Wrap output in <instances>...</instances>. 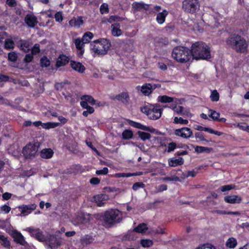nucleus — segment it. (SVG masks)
<instances>
[{
  "label": "nucleus",
  "instance_id": "obj_1",
  "mask_svg": "<svg viewBox=\"0 0 249 249\" xmlns=\"http://www.w3.org/2000/svg\"><path fill=\"white\" fill-rule=\"evenodd\" d=\"M96 218L103 222L106 227L110 228L122 219L121 212L118 209H110L98 214Z\"/></svg>",
  "mask_w": 249,
  "mask_h": 249
},
{
  "label": "nucleus",
  "instance_id": "obj_2",
  "mask_svg": "<svg viewBox=\"0 0 249 249\" xmlns=\"http://www.w3.org/2000/svg\"><path fill=\"white\" fill-rule=\"evenodd\" d=\"M226 44L237 53H245L248 51V41L238 34H233L230 36L226 40Z\"/></svg>",
  "mask_w": 249,
  "mask_h": 249
},
{
  "label": "nucleus",
  "instance_id": "obj_3",
  "mask_svg": "<svg viewBox=\"0 0 249 249\" xmlns=\"http://www.w3.org/2000/svg\"><path fill=\"white\" fill-rule=\"evenodd\" d=\"M192 59L207 60L211 58L210 48L205 43L196 42L192 45Z\"/></svg>",
  "mask_w": 249,
  "mask_h": 249
},
{
  "label": "nucleus",
  "instance_id": "obj_4",
  "mask_svg": "<svg viewBox=\"0 0 249 249\" xmlns=\"http://www.w3.org/2000/svg\"><path fill=\"white\" fill-rule=\"evenodd\" d=\"M171 55L174 60L180 63H185L189 62L192 58L191 50L182 46L174 47L172 50Z\"/></svg>",
  "mask_w": 249,
  "mask_h": 249
},
{
  "label": "nucleus",
  "instance_id": "obj_5",
  "mask_svg": "<svg viewBox=\"0 0 249 249\" xmlns=\"http://www.w3.org/2000/svg\"><path fill=\"white\" fill-rule=\"evenodd\" d=\"M111 46L109 40L104 38L94 40L90 43V49L98 55L107 54Z\"/></svg>",
  "mask_w": 249,
  "mask_h": 249
},
{
  "label": "nucleus",
  "instance_id": "obj_6",
  "mask_svg": "<svg viewBox=\"0 0 249 249\" xmlns=\"http://www.w3.org/2000/svg\"><path fill=\"white\" fill-rule=\"evenodd\" d=\"M162 110L163 109L158 104H149L141 108L142 112L145 114L149 119L153 120H157L161 117Z\"/></svg>",
  "mask_w": 249,
  "mask_h": 249
},
{
  "label": "nucleus",
  "instance_id": "obj_7",
  "mask_svg": "<svg viewBox=\"0 0 249 249\" xmlns=\"http://www.w3.org/2000/svg\"><path fill=\"white\" fill-rule=\"evenodd\" d=\"M40 145V144L37 141L28 143L22 150V154L25 158L27 159L35 157Z\"/></svg>",
  "mask_w": 249,
  "mask_h": 249
},
{
  "label": "nucleus",
  "instance_id": "obj_8",
  "mask_svg": "<svg viewBox=\"0 0 249 249\" xmlns=\"http://www.w3.org/2000/svg\"><path fill=\"white\" fill-rule=\"evenodd\" d=\"M200 7L198 0H183L182 3V10L187 13L194 14Z\"/></svg>",
  "mask_w": 249,
  "mask_h": 249
},
{
  "label": "nucleus",
  "instance_id": "obj_9",
  "mask_svg": "<svg viewBox=\"0 0 249 249\" xmlns=\"http://www.w3.org/2000/svg\"><path fill=\"white\" fill-rule=\"evenodd\" d=\"M174 135L176 136L182 138L183 139H188L193 137L192 130L189 127H183L180 128H178L174 130Z\"/></svg>",
  "mask_w": 249,
  "mask_h": 249
},
{
  "label": "nucleus",
  "instance_id": "obj_10",
  "mask_svg": "<svg viewBox=\"0 0 249 249\" xmlns=\"http://www.w3.org/2000/svg\"><path fill=\"white\" fill-rule=\"evenodd\" d=\"M87 36L91 37L93 36V35L90 32H87L84 34L82 38L78 37L74 39V43L77 50H81L82 48H84L85 44L89 43V40L85 39Z\"/></svg>",
  "mask_w": 249,
  "mask_h": 249
},
{
  "label": "nucleus",
  "instance_id": "obj_11",
  "mask_svg": "<svg viewBox=\"0 0 249 249\" xmlns=\"http://www.w3.org/2000/svg\"><path fill=\"white\" fill-rule=\"evenodd\" d=\"M110 99L112 100L118 101L124 105H128L130 100L128 92H122L116 95L110 96Z\"/></svg>",
  "mask_w": 249,
  "mask_h": 249
},
{
  "label": "nucleus",
  "instance_id": "obj_12",
  "mask_svg": "<svg viewBox=\"0 0 249 249\" xmlns=\"http://www.w3.org/2000/svg\"><path fill=\"white\" fill-rule=\"evenodd\" d=\"M36 205L35 203L30 205H22L18 207L20 213L17 214V215L26 216L31 213L32 211L36 209Z\"/></svg>",
  "mask_w": 249,
  "mask_h": 249
},
{
  "label": "nucleus",
  "instance_id": "obj_13",
  "mask_svg": "<svg viewBox=\"0 0 249 249\" xmlns=\"http://www.w3.org/2000/svg\"><path fill=\"white\" fill-rule=\"evenodd\" d=\"M127 121L130 125L136 128L150 132L151 133H154L156 130V129L152 127L144 125L140 123L134 122L129 119H128Z\"/></svg>",
  "mask_w": 249,
  "mask_h": 249
},
{
  "label": "nucleus",
  "instance_id": "obj_14",
  "mask_svg": "<svg viewBox=\"0 0 249 249\" xmlns=\"http://www.w3.org/2000/svg\"><path fill=\"white\" fill-rule=\"evenodd\" d=\"M78 221L83 224H92L94 219L91 215L89 213H81L77 216Z\"/></svg>",
  "mask_w": 249,
  "mask_h": 249
},
{
  "label": "nucleus",
  "instance_id": "obj_15",
  "mask_svg": "<svg viewBox=\"0 0 249 249\" xmlns=\"http://www.w3.org/2000/svg\"><path fill=\"white\" fill-rule=\"evenodd\" d=\"M61 239L56 235H50L48 243L51 248L55 249L58 248L61 245Z\"/></svg>",
  "mask_w": 249,
  "mask_h": 249
},
{
  "label": "nucleus",
  "instance_id": "obj_16",
  "mask_svg": "<svg viewBox=\"0 0 249 249\" xmlns=\"http://www.w3.org/2000/svg\"><path fill=\"white\" fill-rule=\"evenodd\" d=\"M149 4L143 2H134L132 4V9L134 12H141L142 10L147 11L149 8Z\"/></svg>",
  "mask_w": 249,
  "mask_h": 249
},
{
  "label": "nucleus",
  "instance_id": "obj_17",
  "mask_svg": "<svg viewBox=\"0 0 249 249\" xmlns=\"http://www.w3.org/2000/svg\"><path fill=\"white\" fill-rule=\"evenodd\" d=\"M69 61L70 58L68 56L63 53L59 55L56 61L55 67L57 68H59L61 67L65 66L69 63Z\"/></svg>",
  "mask_w": 249,
  "mask_h": 249
},
{
  "label": "nucleus",
  "instance_id": "obj_18",
  "mask_svg": "<svg viewBox=\"0 0 249 249\" xmlns=\"http://www.w3.org/2000/svg\"><path fill=\"white\" fill-rule=\"evenodd\" d=\"M70 62L71 67L73 70L80 73L85 72L86 68L81 62H76L74 60H71Z\"/></svg>",
  "mask_w": 249,
  "mask_h": 249
},
{
  "label": "nucleus",
  "instance_id": "obj_19",
  "mask_svg": "<svg viewBox=\"0 0 249 249\" xmlns=\"http://www.w3.org/2000/svg\"><path fill=\"white\" fill-rule=\"evenodd\" d=\"M12 237L14 238V241L17 244L22 246H24L26 244L23 236L18 231H15L13 232Z\"/></svg>",
  "mask_w": 249,
  "mask_h": 249
},
{
  "label": "nucleus",
  "instance_id": "obj_20",
  "mask_svg": "<svg viewBox=\"0 0 249 249\" xmlns=\"http://www.w3.org/2000/svg\"><path fill=\"white\" fill-rule=\"evenodd\" d=\"M224 199L226 202L230 204L240 203L242 200L241 196L237 195L227 196Z\"/></svg>",
  "mask_w": 249,
  "mask_h": 249
},
{
  "label": "nucleus",
  "instance_id": "obj_21",
  "mask_svg": "<svg viewBox=\"0 0 249 249\" xmlns=\"http://www.w3.org/2000/svg\"><path fill=\"white\" fill-rule=\"evenodd\" d=\"M25 22L29 27L32 28H34L37 23L36 18L34 15L30 14L26 16Z\"/></svg>",
  "mask_w": 249,
  "mask_h": 249
},
{
  "label": "nucleus",
  "instance_id": "obj_22",
  "mask_svg": "<svg viewBox=\"0 0 249 249\" xmlns=\"http://www.w3.org/2000/svg\"><path fill=\"white\" fill-rule=\"evenodd\" d=\"M155 89V87H153L151 84L146 83L142 86L141 91L145 96H148Z\"/></svg>",
  "mask_w": 249,
  "mask_h": 249
},
{
  "label": "nucleus",
  "instance_id": "obj_23",
  "mask_svg": "<svg viewBox=\"0 0 249 249\" xmlns=\"http://www.w3.org/2000/svg\"><path fill=\"white\" fill-rule=\"evenodd\" d=\"M69 25L71 27H80L84 23L82 16H78L77 18H73L69 21Z\"/></svg>",
  "mask_w": 249,
  "mask_h": 249
},
{
  "label": "nucleus",
  "instance_id": "obj_24",
  "mask_svg": "<svg viewBox=\"0 0 249 249\" xmlns=\"http://www.w3.org/2000/svg\"><path fill=\"white\" fill-rule=\"evenodd\" d=\"M196 129L199 131H204L208 132L211 134H213L218 136H221L223 134V133L221 132L214 130L209 127H203L199 125L196 126Z\"/></svg>",
  "mask_w": 249,
  "mask_h": 249
},
{
  "label": "nucleus",
  "instance_id": "obj_25",
  "mask_svg": "<svg viewBox=\"0 0 249 249\" xmlns=\"http://www.w3.org/2000/svg\"><path fill=\"white\" fill-rule=\"evenodd\" d=\"M169 166L170 167H176L178 165H181L184 163V160L182 158L176 159L175 158H169L168 160Z\"/></svg>",
  "mask_w": 249,
  "mask_h": 249
},
{
  "label": "nucleus",
  "instance_id": "obj_26",
  "mask_svg": "<svg viewBox=\"0 0 249 249\" xmlns=\"http://www.w3.org/2000/svg\"><path fill=\"white\" fill-rule=\"evenodd\" d=\"M106 197L107 196L105 195L99 194L94 196L93 200L98 207H102L104 205Z\"/></svg>",
  "mask_w": 249,
  "mask_h": 249
},
{
  "label": "nucleus",
  "instance_id": "obj_27",
  "mask_svg": "<svg viewBox=\"0 0 249 249\" xmlns=\"http://www.w3.org/2000/svg\"><path fill=\"white\" fill-rule=\"evenodd\" d=\"M54 152L51 148H44L41 150L40 156L43 159H49L53 155Z\"/></svg>",
  "mask_w": 249,
  "mask_h": 249
},
{
  "label": "nucleus",
  "instance_id": "obj_28",
  "mask_svg": "<svg viewBox=\"0 0 249 249\" xmlns=\"http://www.w3.org/2000/svg\"><path fill=\"white\" fill-rule=\"evenodd\" d=\"M168 14V12L164 9L161 12L157 15L156 21L159 24H163L165 20L166 17Z\"/></svg>",
  "mask_w": 249,
  "mask_h": 249
},
{
  "label": "nucleus",
  "instance_id": "obj_29",
  "mask_svg": "<svg viewBox=\"0 0 249 249\" xmlns=\"http://www.w3.org/2000/svg\"><path fill=\"white\" fill-rule=\"evenodd\" d=\"M111 27V34L113 36H119L122 34L123 32L120 29V25L119 23H115L114 25H112Z\"/></svg>",
  "mask_w": 249,
  "mask_h": 249
},
{
  "label": "nucleus",
  "instance_id": "obj_30",
  "mask_svg": "<svg viewBox=\"0 0 249 249\" xmlns=\"http://www.w3.org/2000/svg\"><path fill=\"white\" fill-rule=\"evenodd\" d=\"M134 134L130 129H125L122 134V138L124 140H130L133 138Z\"/></svg>",
  "mask_w": 249,
  "mask_h": 249
},
{
  "label": "nucleus",
  "instance_id": "obj_31",
  "mask_svg": "<svg viewBox=\"0 0 249 249\" xmlns=\"http://www.w3.org/2000/svg\"><path fill=\"white\" fill-rule=\"evenodd\" d=\"M20 50H22L25 53H27L30 51V42L26 40H20Z\"/></svg>",
  "mask_w": 249,
  "mask_h": 249
},
{
  "label": "nucleus",
  "instance_id": "obj_32",
  "mask_svg": "<svg viewBox=\"0 0 249 249\" xmlns=\"http://www.w3.org/2000/svg\"><path fill=\"white\" fill-rule=\"evenodd\" d=\"M15 47V43L13 40L7 38L5 40L4 48L7 50L13 49Z\"/></svg>",
  "mask_w": 249,
  "mask_h": 249
},
{
  "label": "nucleus",
  "instance_id": "obj_33",
  "mask_svg": "<svg viewBox=\"0 0 249 249\" xmlns=\"http://www.w3.org/2000/svg\"><path fill=\"white\" fill-rule=\"evenodd\" d=\"M147 230V225L144 223H141L134 228V231L138 233L144 232Z\"/></svg>",
  "mask_w": 249,
  "mask_h": 249
},
{
  "label": "nucleus",
  "instance_id": "obj_34",
  "mask_svg": "<svg viewBox=\"0 0 249 249\" xmlns=\"http://www.w3.org/2000/svg\"><path fill=\"white\" fill-rule=\"evenodd\" d=\"M173 98L167 95L159 96L158 100L162 103H171L173 102Z\"/></svg>",
  "mask_w": 249,
  "mask_h": 249
},
{
  "label": "nucleus",
  "instance_id": "obj_35",
  "mask_svg": "<svg viewBox=\"0 0 249 249\" xmlns=\"http://www.w3.org/2000/svg\"><path fill=\"white\" fill-rule=\"evenodd\" d=\"M237 242L235 238L233 237L229 238L226 242V246L227 247L232 249L236 247Z\"/></svg>",
  "mask_w": 249,
  "mask_h": 249
},
{
  "label": "nucleus",
  "instance_id": "obj_36",
  "mask_svg": "<svg viewBox=\"0 0 249 249\" xmlns=\"http://www.w3.org/2000/svg\"><path fill=\"white\" fill-rule=\"evenodd\" d=\"M60 125V123L57 122H48L46 123H44L42 125L43 128L45 129H50V128H54Z\"/></svg>",
  "mask_w": 249,
  "mask_h": 249
},
{
  "label": "nucleus",
  "instance_id": "obj_37",
  "mask_svg": "<svg viewBox=\"0 0 249 249\" xmlns=\"http://www.w3.org/2000/svg\"><path fill=\"white\" fill-rule=\"evenodd\" d=\"M137 134L139 138L143 141L149 140L151 138V134L147 132L138 131L137 132Z\"/></svg>",
  "mask_w": 249,
  "mask_h": 249
},
{
  "label": "nucleus",
  "instance_id": "obj_38",
  "mask_svg": "<svg viewBox=\"0 0 249 249\" xmlns=\"http://www.w3.org/2000/svg\"><path fill=\"white\" fill-rule=\"evenodd\" d=\"M94 239L93 237L89 235H85L81 239V243L83 245H88L91 244Z\"/></svg>",
  "mask_w": 249,
  "mask_h": 249
},
{
  "label": "nucleus",
  "instance_id": "obj_39",
  "mask_svg": "<svg viewBox=\"0 0 249 249\" xmlns=\"http://www.w3.org/2000/svg\"><path fill=\"white\" fill-rule=\"evenodd\" d=\"M195 151L198 153L203 152H206L208 153L211 151L212 148L201 146H196L195 148Z\"/></svg>",
  "mask_w": 249,
  "mask_h": 249
},
{
  "label": "nucleus",
  "instance_id": "obj_40",
  "mask_svg": "<svg viewBox=\"0 0 249 249\" xmlns=\"http://www.w3.org/2000/svg\"><path fill=\"white\" fill-rule=\"evenodd\" d=\"M0 240L1 241V245L3 247L7 248L10 247L11 244L7 237H5L3 235L0 234Z\"/></svg>",
  "mask_w": 249,
  "mask_h": 249
},
{
  "label": "nucleus",
  "instance_id": "obj_41",
  "mask_svg": "<svg viewBox=\"0 0 249 249\" xmlns=\"http://www.w3.org/2000/svg\"><path fill=\"white\" fill-rule=\"evenodd\" d=\"M81 100H86L88 103L91 105H94L95 104V100L92 96L88 95H83L81 98Z\"/></svg>",
  "mask_w": 249,
  "mask_h": 249
},
{
  "label": "nucleus",
  "instance_id": "obj_42",
  "mask_svg": "<svg viewBox=\"0 0 249 249\" xmlns=\"http://www.w3.org/2000/svg\"><path fill=\"white\" fill-rule=\"evenodd\" d=\"M40 63L42 67L47 68L50 65V61L46 56H43L41 58Z\"/></svg>",
  "mask_w": 249,
  "mask_h": 249
},
{
  "label": "nucleus",
  "instance_id": "obj_43",
  "mask_svg": "<svg viewBox=\"0 0 249 249\" xmlns=\"http://www.w3.org/2000/svg\"><path fill=\"white\" fill-rule=\"evenodd\" d=\"M173 123L176 124H187L189 121L187 119H184L182 117H175Z\"/></svg>",
  "mask_w": 249,
  "mask_h": 249
},
{
  "label": "nucleus",
  "instance_id": "obj_44",
  "mask_svg": "<svg viewBox=\"0 0 249 249\" xmlns=\"http://www.w3.org/2000/svg\"><path fill=\"white\" fill-rule=\"evenodd\" d=\"M209 112L210 114L209 115V117H210L213 121H217L218 118L220 117V113L217 112L215 110L213 109H209Z\"/></svg>",
  "mask_w": 249,
  "mask_h": 249
},
{
  "label": "nucleus",
  "instance_id": "obj_45",
  "mask_svg": "<svg viewBox=\"0 0 249 249\" xmlns=\"http://www.w3.org/2000/svg\"><path fill=\"white\" fill-rule=\"evenodd\" d=\"M18 54L15 52H11L8 53V60L15 62L18 59Z\"/></svg>",
  "mask_w": 249,
  "mask_h": 249
},
{
  "label": "nucleus",
  "instance_id": "obj_46",
  "mask_svg": "<svg viewBox=\"0 0 249 249\" xmlns=\"http://www.w3.org/2000/svg\"><path fill=\"white\" fill-rule=\"evenodd\" d=\"M36 238L40 242H45L46 240V237L42 231H38L35 233Z\"/></svg>",
  "mask_w": 249,
  "mask_h": 249
},
{
  "label": "nucleus",
  "instance_id": "obj_47",
  "mask_svg": "<svg viewBox=\"0 0 249 249\" xmlns=\"http://www.w3.org/2000/svg\"><path fill=\"white\" fill-rule=\"evenodd\" d=\"M210 97L213 102H217L219 100V94L216 90H213L211 93Z\"/></svg>",
  "mask_w": 249,
  "mask_h": 249
},
{
  "label": "nucleus",
  "instance_id": "obj_48",
  "mask_svg": "<svg viewBox=\"0 0 249 249\" xmlns=\"http://www.w3.org/2000/svg\"><path fill=\"white\" fill-rule=\"evenodd\" d=\"M141 244L142 247L144 248L150 247L153 244L152 241L149 239H142Z\"/></svg>",
  "mask_w": 249,
  "mask_h": 249
},
{
  "label": "nucleus",
  "instance_id": "obj_49",
  "mask_svg": "<svg viewBox=\"0 0 249 249\" xmlns=\"http://www.w3.org/2000/svg\"><path fill=\"white\" fill-rule=\"evenodd\" d=\"M195 137L199 141H205L207 142H210L211 140H208L205 138L204 135L201 132H196L195 133Z\"/></svg>",
  "mask_w": 249,
  "mask_h": 249
},
{
  "label": "nucleus",
  "instance_id": "obj_50",
  "mask_svg": "<svg viewBox=\"0 0 249 249\" xmlns=\"http://www.w3.org/2000/svg\"><path fill=\"white\" fill-rule=\"evenodd\" d=\"M100 11L101 14H107L109 12L108 4L103 3L100 6Z\"/></svg>",
  "mask_w": 249,
  "mask_h": 249
},
{
  "label": "nucleus",
  "instance_id": "obj_51",
  "mask_svg": "<svg viewBox=\"0 0 249 249\" xmlns=\"http://www.w3.org/2000/svg\"><path fill=\"white\" fill-rule=\"evenodd\" d=\"M235 187V186L233 184H231V185H226L222 186L220 187V190L222 192H226L228 191H230L231 189H234Z\"/></svg>",
  "mask_w": 249,
  "mask_h": 249
},
{
  "label": "nucleus",
  "instance_id": "obj_52",
  "mask_svg": "<svg viewBox=\"0 0 249 249\" xmlns=\"http://www.w3.org/2000/svg\"><path fill=\"white\" fill-rule=\"evenodd\" d=\"M40 51V46L38 44H35L33 47L31 49V53L36 55Z\"/></svg>",
  "mask_w": 249,
  "mask_h": 249
},
{
  "label": "nucleus",
  "instance_id": "obj_53",
  "mask_svg": "<svg viewBox=\"0 0 249 249\" xmlns=\"http://www.w3.org/2000/svg\"><path fill=\"white\" fill-rule=\"evenodd\" d=\"M177 147V144L174 142H170L168 145L167 152L170 153L173 151ZM178 147L180 148L179 146Z\"/></svg>",
  "mask_w": 249,
  "mask_h": 249
},
{
  "label": "nucleus",
  "instance_id": "obj_54",
  "mask_svg": "<svg viewBox=\"0 0 249 249\" xmlns=\"http://www.w3.org/2000/svg\"><path fill=\"white\" fill-rule=\"evenodd\" d=\"M158 43L161 46H166L169 44V40L167 37H160L158 39Z\"/></svg>",
  "mask_w": 249,
  "mask_h": 249
},
{
  "label": "nucleus",
  "instance_id": "obj_55",
  "mask_svg": "<svg viewBox=\"0 0 249 249\" xmlns=\"http://www.w3.org/2000/svg\"><path fill=\"white\" fill-rule=\"evenodd\" d=\"M54 18L55 21L57 22H60L63 20V17L62 15V12L59 11L57 12L54 15Z\"/></svg>",
  "mask_w": 249,
  "mask_h": 249
},
{
  "label": "nucleus",
  "instance_id": "obj_56",
  "mask_svg": "<svg viewBox=\"0 0 249 249\" xmlns=\"http://www.w3.org/2000/svg\"><path fill=\"white\" fill-rule=\"evenodd\" d=\"M145 185L142 182H138L133 184L132 189L134 191H137L141 188H144Z\"/></svg>",
  "mask_w": 249,
  "mask_h": 249
},
{
  "label": "nucleus",
  "instance_id": "obj_57",
  "mask_svg": "<svg viewBox=\"0 0 249 249\" xmlns=\"http://www.w3.org/2000/svg\"><path fill=\"white\" fill-rule=\"evenodd\" d=\"M108 172V169L107 167H104L103 169L96 171V174L97 175H107Z\"/></svg>",
  "mask_w": 249,
  "mask_h": 249
},
{
  "label": "nucleus",
  "instance_id": "obj_58",
  "mask_svg": "<svg viewBox=\"0 0 249 249\" xmlns=\"http://www.w3.org/2000/svg\"><path fill=\"white\" fill-rule=\"evenodd\" d=\"M33 59V54L27 53L24 58V62L27 63L31 62Z\"/></svg>",
  "mask_w": 249,
  "mask_h": 249
},
{
  "label": "nucleus",
  "instance_id": "obj_59",
  "mask_svg": "<svg viewBox=\"0 0 249 249\" xmlns=\"http://www.w3.org/2000/svg\"><path fill=\"white\" fill-rule=\"evenodd\" d=\"M174 111H176L178 114L180 115H183V111L184 110V107L182 106H178L175 107L174 108Z\"/></svg>",
  "mask_w": 249,
  "mask_h": 249
},
{
  "label": "nucleus",
  "instance_id": "obj_60",
  "mask_svg": "<svg viewBox=\"0 0 249 249\" xmlns=\"http://www.w3.org/2000/svg\"><path fill=\"white\" fill-rule=\"evenodd\" d=\"M179 180L178 177L177 176L174 177H166L162 178V180L163 181H177Z\"/></svg>",
  "mask_w": 249,
  "mask_h": 249
},
{
  "label": "nucleus",
  "instance_id": "obj_61",
  "mask_svg": "<svg viewBox=\"0 0 249 249\" xmlns=\"http://www.w3.org/2000/svg\"><path fill=\"white\" fill-rule=\"evenodd\" d=\"M237 126L242 130L249 131V126L247 125L246 124L238 123L237 124Z\"/></svg>",
  "mask_w": 249,
  "mask_h": 249
},
{
  "label": "nucleus",
  "instance_id": "obj_62",
  "mask_svg": "<svg viewBox=\"0 0 249 249\" xmlns=\"http://www.w3.org/2000/svg\"><path fill=\"white\" fill-rule=\"evenodd\" d=\"M89 183L92 185H98L100 183V179L96 177H93L89 180Z\"/></svg>",
  "mask_w": 249,
  "mask_h": 249
},
{
  "label": "nucleus",
  "instance_id": "obj_63",
  "mask_svg": "<svg viewBox=\"0 0 249 249\" xmlns=\"http://www.w3.org/2000/svg\"><path fill=\"white\" fill-rule=\"evenodd\" d=\"M0 210L2 212H4L5 213H8L10 211L11 208L10 206L5 204L0 207Z\"/></svg>",
  "mask_w": 249,
  "mask_h": 249
},
{
  "label": "nucleus",
  "instance_id": "obj_64",
  "mask_svg": "<svg viewBox=\"0 0 249 249\" xmlns=\"http://www.w3.org/2000/svg\"><path fill=\"white\" fill-rule=\"evenodd\" d=\"M6 4L9 7H14L17 6V3L16 0H6Z\"/></svg>",
  "mask_w": 249,
  "mask_h": 249
}]
</instances>
